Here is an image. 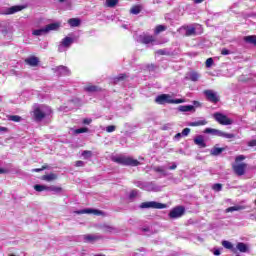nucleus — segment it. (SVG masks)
Returning <instances> with one entry per match:
<instances>
[{"instance_id": "obj_1", "label": "nucleus", "mask_w": 256, "mask_h": 256, "mask_svg": "<svg viewBox=\"0 0 256 256\" xmlns=\"http://www.w3.org/2000/svg\"><path fill=\"white\" fill-rule=\"evenodd\" d=\"M112 161L114 163H118V165H124L128 167H137L141 165L137 159H133V157L125 155L113 156Z\"/></svg>"}, {"instance_id": "obj_2", "label": "nucleus", "mask_w": 256, "mask_h": 256, "mask_svg": "<svg viewBox=\"0 0 256 256\" xmlns=\"http://www.w3.org/2000/svg\"><path fill=\"white\" fill-rule=\"evenodd\" d=\"M155 101L158 105H165V103L179 105L181 103H185V99H173L169 94H161L156 97Z\"/></svg>"}, {"instance_id": "obj_3", "label": "nucleus", "mask_w": 256, "mask_h": 256, "mask_svg": "<svg viewBox=\"0 0 256 256\" xmlns=\"http://www.w3.org/2000/svg\"><path fill=\"white\" fill-rule=\"evenodd\" d=\"M52 111L49 106H38L34 109V117L36 121H43L45 117H49L51 115Z\"/></svg>"}, {"instance_id": "obj_4", "label": "nucleus", "mask_w": 256, "mask_h": 256, "mask_svg": "<svg viewBox=\"0 0 256 256\" xmlns=\"http://www.w3.org/2000/svg\"><path fill=\"white\" fill-rule=\"evenodd\" d=\"M204 133L207 135H213L214 137H222L223 139H235V134L227 133L215 128H206Z\"/></svg>"}, {"instance_id": "obj_5", "label": "nucleus", "mask_w": 256, "mask_h": 256, "mask_svg": "<svg viewBox=\"0 0 256 256\" xmlns=\"http://www.w3.org/2000/svg\"><path fill=\"white\" fill-rule=\"evenodd\" d=\"M59 27H61L59 23L48 24L44 28L34 30L32 32V35H35L36 37H41V35H47V33H50V31H57Z\"/></svg>"}, {"instance_id": "obj_6", "label": "nucleus", "mask_w": 256, "mask_h": 256, "mask_svg": "<svg viewBox=\"0 0 256 256\" xmlns=\"http://www.w3.org/2000/svg\"><path fill=\"white\" fill-rule=\"evenodd\" d=\"M213 117L220 125H233L234 123L233 119L227 117V115L223 113L216 112L213 114Z\"/></svg>"}, {"instance_id": "obj_7", "label": "nucleus", "mask_w": 256, "mask_h": 256, "mask_svg": "<svg viewBox=\"0 0 256 256\" xmlns=\"http://www.w3.org/2000/svg\"><path fill=\"white\" fill-rule=\"evenodd\" d=\"M73 41H74L73 38L68 36L63 38L60 44L58 45V52L65 53V51L71 48V45H73Z\"/></svg>"}, {"instance_id": "obj_8", "label": "nucleus", "mask_w": 256, "mask_h": 256, "mask_svg": "<svg viewBox=\"0 0 256 256\" xmlns=\"http://www.w3.org/2000/svg\"><path fill=\"white\" fill-rule=\"evenodd\" d=\"M167 207V204L150 201V202H144L140 205L141 209H165Z\"/></svg>"}, {"instance_id": "obj_9", "label": "nucleus", "mask_w": 256, "mask_h": 256, "mask_svg": "<svg viewBox=\"0 0 256 256\" xmlns=\"http://www.w3.org/2000/svg\"><path fill=\"white\" fill-rule=\"evenodd\" d=\"M232 169L238 177H243L245 175V169H247V164L246 163H240V164H234L232 166Z\"/></svg>"}, {"instance_id": "obj_10", "label": "nucleus", "mask_w": 256, "mask_h": 256, "mask_svg": "<svg viewBox=\"0 0 256 256\" xmlns=\"http://www.w3.org/2000/svg\"><path fill=\"white\" fill-rule=\"evenodd\" d=\"M184 213L185 208L183 206H178L169 213V217L171 219H179V217H183Z\"/></svg>"}, {"instance_id": "obj_11", "label": "nucleus", "mask_w": 256, "mask_h": 256, "mask_svg": "<svg viewBox=\"0 0 256 256\" xmlns=\"http://www.w3.org/2000/svg\"><path fill=\"white\" fill-rule=\"evenodd\" d=\"M204 95L207 98L210 103H218L219 101V96L217 95V92L213 90H205Z\"/></svg>"}, {"instance_id": "obj_12", "label": "nucleus", "mask_w": 256, "mask_h": 256, "mask_svg": "<svg viewBox=\"0 0 256 256\" xmlns=\"http://www.w3.org/2000/svg\"><path fill=\"white\" fill-rule=\"evenodd\" d=\"M52 71L54 73H56V75H70L71 71H69V68H67L66 66H57L55 68L52 69Z\"/></svg>"}, {"instance_id": "obj_13", "label": "nucleus", "mask_w": 256, "mask_h": 256, "mask_svg": "<svg viewBox=\"0 0 256 256\" xmlns=\"http://www.w3.org/2000/svg\"><path fill=\"white\" fill-rule=\"evenodd\" d=\"M138 41L144 45H149V43H155V37L143 34L138 37Z\"/></svg>"}, {"instance_id": "obj_14", "label": "nucleus", "mask_w": 256, "mask_h": 256, "mask_svg": "<svg viewBox=\"0 0 256 256\" xmlns=\"http://www.w3.org/2000/svg\"><path fill=\"white\" fill-rule=\"evenodd\" d=\"M194 144L200 147V149H205L207 143H205V137L203 135H198L194 138Z\"/></svg>"}, {"instance_id": "obj_15", "label": "nucleus", "mask_w": 256, "mask_h": 256, "mask_svg": "<svg viewBox=\"0 0 256 256\" xmlns=\"http://www.w3.org/2000/svg\"><path fill=\"white\" fill-rule=\"evenodd\" d=\"M155 173H159L160 177H168L169 172L167 171V166H156L153 168Z\"/></svg>"}, {"instance_id": "obj_16", "label": "nucleus", "mask_w": 256, "mask_h": 256, "mask_svg": "<svg viewBox=\"0 0 256 256\" xmlns=\"http://www.w3.org/2000/svg\"><path fill=\"white\" fill-rule=\"evenodd\" d=\"M199 77H201V75L196 71H191L186 74V79L188 81H193L194 83L199 81Z\"/></svg>"}, {"instance_id": "obj_17", "label": "nucleus", "mask_w": 256, "mask_h": 256, "mask_svg": "<svg viewBox=\"0 0 256 256\" xmlns=\"http://www.w3.org/2000/svg\"><path fill=\"white\" fill-rule=\"evenodd\" d=\"M197 29H201V25L197 24L195 27L188 26L186 28V36L191 37V35H197Z\"/></svg>"}, {"instance_id": "obj_18", "label": "nucleus", "mask_w": 256, "mask_h": 256, "mask_svg": "<svg viewBox=\"0 0 256 256\" xmlns=\"http://www.w3.org/2000/svg\"><path fill=\"white\" fill-rule=\"evenodd\" d=\"M236 253L237 251H239L240 253H249V245L243 243V242H239L236 247Z\"/></svg>"}, {"instance_id": "obj_19", "label": "nucleus", "mask_w": 256, "mask_h": 256, "mask_svg": "<svg viewBox=\"0 0 256 256\" xmlns=\"http://www.w3.org/2000/svg\"><path fill=\"white\" fill-rule=\"evenodd\" d=\"M25 63L27 65H30V67H37V65H39V58L35 56H30L25 59Z\"/></svg>"}, {"instance_id": "obj_20", "label": "nucleus", "mask_w": 256, "mask_h": 256, "mask_svg": "<svg viewBox=\"0 0 256 256\" xmlns=\"http://www.w3.org/2000/svg\"><path fill=\"white\" fill-rule=\"evenodd\" d=\"M101 239V236L87 234L84 235V241L85 243H95V241H99Z\"/></svg>"}, {"instance_id": "obj_21", "label": "nucleus", "mask_w": 256, "mask_h": 256, "mask_svg": "<svg viewBox=\"0 0 256 256\" xmlns=\"http://www.w3.org/2000/svg\"><path fill=\"white\" fill-rule=\"evenodd\" d=\"M178 111H181V113H189L193 112L195 113V106L193 105H183L178 107Z\"/></svg>"}, {"instance_id": "obj_22", "label": "nucleus", "mask_w": 256, "mask_h": 256, "mask_svg": "<svg viewBox=\"0 0 256 256\" xmlns=\"http://www.w3.org/2000/svg\"><path fill=\"white\" fill-rule=\"evenodd\" d=\"M188 125L189 127H202L207 125V120H205V118H201L200 120L190 122Z\"/></svg>"}, {"instance_id": "obj_23", "label": "nucleus", "mask_w": 256, "mask_h": 256, "mask_svg": "<svg viewBox=\"0 0 256 256\" xmlns=\"http://www.w3.org/2000/svg\"><path fill=\"white\" fill-rule=\"evenodd\" d=\"M23 9H25V6L23 5H16V6H12L8 9V15H13L15 13H19V11H23Z\"/></svg>"}, {"instance_id": "obj_24", "label": "nucleus", "mask_w": 256, "mask_h": 256, "mask_svg": "<svg viewBox=\"0 0 256 256\" xmlns=\"http://www.w3.org/2000/svg\"><path fill=\"white\" fill-rule=\"evenodd\" d=\"M78 215H83L85 213L87 214H91L93 213V215H101L103 212L99 211V210H95V209H83L77 212Z\"/></svg>"}, {"instance_id": "obj_25", "label": "nucleus", "mask_w": 256, "mask_h": 256, "mask_svg": "<svg viewBox=\"0 0 256 256\" xmlns=\"http://www.w3.org/2000/svg\"><path fill=\"white\" fill-rule=\"evenodd\" d=\"M222 246L225 249H229L230 251H232V253H237V248H235V246H233V243H231L227 240L222 241Z\"/></svg>"}, {"instance_id": "obj_26", "label": "nucleus", "mask_w": 256, "mask_h": 256, "mask_svg": "<svg viewBox=\"0 0 256 256\" xmlns=\"http://www.w3.org/2000/svg\"><path fill=\"white\" fill-rule=\"evenodd\" d=\"M84 91H86L87 93H97L98 91H101V88L96 85H87L84 87Z\"/></svg>"}, {"instance_id": "obj_27", "label": "nucleus", "mask_w": 256, "mask_h": 256, "mask_svg": "<svg viewBox=\"0 0 256 256\" xmlns=\"http://www.w3.org/2000/svg\"><path fill=\"white\" fill-rule=\"evenodd\" d=\"M105 233H115L117 231V228L108 225V224H104L100 227Z\"/></svg>"}, {"instance_id": "obj_28", "label": "nucleus", "mask_w": 256, "mask_h": 256, "mask_svg": "<svg viewBox=\"0 0 256 256\" xmlns=\"http://www.w3.org/2000/svg\"><path fill=\"white\" fill-rule=\"evenodd\" d=\"M144 191H159V189H157V186L155 185V183L146 182Z\"/></svg>"}, {"instance_id": "obj_29", "label": "nucleus", "mask_w": 256, "mask_h": 256, "mask_svg": "<svg viewBox=\"0 0 256 256\" xmlns=\"http://www.w3.org/2000/svg\"><path fill=\"white\" fill-rule=\"evenodd\" d=\"M224 151H225V148L214 147L210 150V155L217 157L221 155V153H223Z\"/></svg>"}, {"instance_id": "obj_30", "label": "nucleus", "mask_w": 256, "mask_h": 256, "mask_svg": "<svg viewBox=\"0 0 256 256\" xmlns=\"http://www.w3.org/2000/svg\"><path fill=\"white\" fill-rule=\"evenodd\" d=\"M245 43H249V45H254L256 47V35L245 36Z\"/></svg>"}, {"instance_id": "obj_31", "label": "nucleus", "mask_w": 256, "mask_h": 256, "mask_svg": "<svg viewBox=\"0 0 256 256\" xmlns=\"http://www.w3.org/2000/svg\"><path fill=\"white\" fill-rule=\"evenodd\" d=\"M70 27H79L81 25V20L79 18H72L68 20Z\"/></svg>"}, {"instance_id": "obj_32", "label": "nucleus", "mask_w": 256, "mask_h": 256, "mask_svg": "<svg viewBox=\"0 0 256 256\" xmlns=\"http://www.w3.org/2000/svg\"><path fill=\"white\" fill-rule=\"evenodd\" d=\"M141 11H143V7H141V5L133 6V7L130 9V13H131L132 15H139V13H141Z\"/></svg>"}, {"instance_id": "obj_33", "label": "nucleus", "mask_w": 256, "mask_h": 256, "mask_svg": "<svg viewBox=\"0 0 256 256\" xmlns=\"http://www.w3.org/2000/svg\"><path fill=\"white\" fill-rule=\"evenodd\" d=\"M8 121H13L14 123H21L23 121V118L19 115H10L8 116Z\"/></svg>"}, {"instance_id": "obj_34", "label": "nucleus", "mask_w": 256, "mask_h": 256, "mask_svg": "<svg viewBox=\"0 0 256 256\" xmlns=\"http://www.w3.org/2000/svg\"><path fill=\"white\" fill-rule=\"evenodd\" d=\"M241 210H243V206L236 205V206L227 208L226 213H233V211H241Z\"/></svg>"}, {"instance_id": "obj_35", "label": "nucleus", "mask_w": 256, "mask_h": 256, "mask_svg": "<svg viewBox=\"0 0 256 256\" xmlns=\"http://www.w3.org/2000/svg\"><path fill=\"white\" fill-rule=\"evenodd\" d=\"M163 31H167V26L165 25H158L155 28V34L159 35V33H163Z\"/></svg>"}, {"instance_id": "obj_36", "label": "nucleus", "mask_w": 256, "mask_h": 256, "mask_svg": "<svg viewBox=\"0 0 256 256\" xmlns=\"http://www.w3.org/2000/svg\"><path fill=\"white\" fill-rule=\"evenodd\" d=\"M83 159H91L93 157V152L89 151V150H84L81 153Z\"/></svg>"}, {"instance_id": "obj_37", "label": "nucleus", "mask_w": 256, "mask_h": 256, "mask_svg": "<svg viewBox=\"0 0 256 256\" xmlns=\"http://www.w3.org/2000/svg\"><path fill=\"white\" fill-rule=\"evenodd\" d=\"M43 181H54V179H57V176L55 174H48L42 176Z\"/></svg>"}, {"instance_id": "obj_38", "label": "nucleus", "mask_w": 256, "mask_h": 256, "mask_svg": "<svg viewBox=\"0 0 256 256\" xmlns=\"http://www.w3.org/2000/svg\"><path fill=\"white\" fill-rule=\"evenodd\" d=\"M34 189H35V191H38V193H41V191H48V187L47 186L39 185V184H36L34 186Z\"/></svg>"}, {"instance_id": "obj_39", "label": "nucleus", "mask_w": 256, "mask_h": 256, "mask_svg": "<svg viewBox=\"0 0 256 256\" xmlns=\"http://www.w3.org/2000/svg\"><path fill=\"white\" fill-rule=\"evenodd\" d=\"M117 3H119V0H106V7H110L113 8L117 5Z\"/></svg>"}, {"instance_id": "obj_40", "label": "nucleus", "mask_w": 256, "mask_h": 256, "mask_svg": "<svg viewBox=\"0 0 256 256\" xmlns=\"http://www.w3.org/2000/svg\"><path fill=\"white\" fill-rule=\"evenodd\" d=\"M147 182H143V181H134V185H136L139 189H142L143 191H145V185Z\"/></svg>"}, {"instance_id": "obj_41", "label": "nucleus", "mask_w": 256, "mask_h": 256, "mask_svg": "<svg viewBox=\"0 0 256 256\" xmlns=\"http://www.w3.org/2000/svg\"><path fill=\"white\" fill-rule=\"evenodd\" d=\"M127 78V75L120 74L114 78V83H119V81H124Z\"/></svg>"}, {"instance_id": "obj_42", "label": "nucleus", "mask_w": 256, "mask_h": 256, "mask_svg": "<svg viewBox=\"0 0 256 256\" xmlns=\"http://www.w3.org/2000/svg\"><path fill=\"white\" fill-rule=\"evenodd\" d=\"M137 195H139V190H132L129 194V200L133 201Z\"/></svg>"}, {"instance_id": "obj_43", "label": "nucleus", "mask_w": 256, "mask_h": 256, "mask_svg": "<svg viewBox=\"0 0 256 256\" xmlns=\"http://www.w3.org/2000/svg\"><path fill=\"white\" fill-rule=\"evenodd\" d=\"M48 191H53L54 193H61L62 188L57 186H50L48 187Z\"/></svg>"}, {"instance_id": "obj_44", "label": "nucleus", "mask_w": 256, "mask_h": 256, "mask_svg": "<svg viewBox=\"0 0 256 256\" xmlns=\"http://www.w3.org/2000/svg\"><path fill=\"white\" fill-rule=\"evenodd\" d=\"M212 189H213V191H216V192L222 191L223 185H221V184H219V183L214 184V185L212 186Z\"/></svg>"}, {"instance_id": "obj_45", "label": "nucleus", "mask_w": 256, "mask_h": 256, "mask_svg": "<svg viewBox=\"0 0 256 256\" xmlns=\"http://www.w3.org/2000/svg\"><path fill=\"white\" fill-rule=\"evenodd\" d=\"M87 131H89L88 128H78V129H76V130L74 131V133H75L76 135H79V134H81V133H87Z\"/></svg>"}, {"instance_id": "obj_46", "label": "nucleus", "mask_w": 256, "mask_h": 256, "mask_svg": "<svg viewBox=\"0 0 256 256\" xmlns=\"http://www.w3.org/2000/svg\"><path fill=\"white\" fill-rule=\"evenodd\" d=\"M115 129H117V127L115 125H110V126L106 127V132L113 133V131H115Z\"/></svg>"}, {"instance_id": "obj_47", "label": "nucleus", "mask_w": 256, "mask_h": 256, "mask_svg": "<svg viewBox=\"0 0 256 256\" xmlns=\"http://www.w3.org/2000/svg\"><path fill=\"white\" fill-rule=\"evenodd\" d=\"M236 163H241V161H245V156L244 155H238L235 158Z\"/></svg>"}, {"instance_id": "obj_48", "label": "nucleus", "mask_w": 256, "mask_h": 256, "mask_svg": "<svg viewBox=\"0 0 256 256\" xmlns=\"http://www.w3.org/2000/svg\"><path fill=\"white\" fill-rule=\"evenodd\" d=\"M191 133V129L190 128H185L182 130V136L183 137H187V135H189Z\"/></svg>"}, {"instance_id": "obj_49", "label": "nucleus", "mask_w": 256, "mask_h": 256, "mask_svg": "<svg viewBox=\"0 0 256 256\" xmlns=\"http://www.w3.org/2000/svg\"><path fill=\"white\" fill-rule=\"evenodd\" d=\"M45 169H47V167L43 166L42 168H35L32 169V173H41V171H45Z\"/></svg>"}, {"instance_id": "obj_50", "label": "nucleus", "mask_w": 256, "mask_h": 256, "mask_svg": "<svg viewBox=\"0 0 256 256\" xmlns=\"http://www.w3.org/2000/svg\"><path fill=\"white\" fill-rule=\"evenodd\" d=\"M213 66V58H208L206 60V67L209 68V67H212Z\"/></svg>"}, {"instance_id": "obj_51", "label": "nucleus", "mask_w": 256, "mask_h": 256, "mask_svg": "<svg viewBox=\"0 0 256 256\" xmlns=\"http://www.w3.org/2000/svg\"><path fill=\"white\" fill-rule=\"evenodd\" d=\"M75 167H85V162L78 160L75 162Z\"/></svg>"}, {"instance_id": "obj_52", "label": "nucleus", "mask_w": 256, "mask_h": 256, "mask_svg": "<svg viewBox=\"0 0 256 256\" xmlns=\"http://www.w3.org/2000/svg\"><path fill=\"white\" fill-rule=\"evenodd\" d=\"M221 55H231V52H230L229 49L223 48V49L221 50Z\"/></svg>"}, {"instance_id": "obj_53", "label": "nucleus", "mask_w": 256, "mask_h": 256, "mask_svg": "<svg viewBox=\"0 0 256 256\" xmlns=\"http://www.w3.org/2000/svg\"><path fill=\"white\" fill-rule=\"evenodd\" d=\"M93 120L91 119V118H85L84 120H83V123H84V125H91V122H92Z\"/></svg>"}, {"instance_id": "obj_54", "label": "nucleus", "mask_w": 256, "mask_h": 256, "mask_svg": "<svg viewBox=\"0 0 256 256\" xmlns=\"http://www.w3.org/2000/svg\"><path fill=\"white\" fill-rule=\"evenodd\" d=\"M181 137H183V134L182 133H177L175 136H174V141H179L181 139Z\"/></svg>"}, {"instance_id": "obj_55", "label": "nucleus", "mask_w": 256, "mask_h": 256, "mask_svg": "<svg viewBox=\"0 0 256 256\" xmlns=\"http://www.w3.org/2000/svg\"><path fill=\"white\" fill-rule=\"evenodd\" d=\"M171 127H173V124H166L162 127L163 131H167L169 129H171Z\"/></svg>"}, {"instance_id": "obj_56", "label": "nucleus", "mask_w": 256, "mask_h": 256, "mask_svg": "<svg viewBox=\"0 0 256 256\" xmlns=\"http://www.w3.org/2000/svg\"><path fill=\"white\" fill-rule=\"evenodd\" d=\"M213 255H216V256L221 255V249H219V248H214Z\"/></svg>"}, {"instance_id": "obj_57", "label": "nucleus", "mask_w": 256, "mask_h": 256, "mask_svg": "<svg viewBox=\"0 0 256 256\" xmlns=\"http://www.w3.org/2000/svg\"><path fill=\"white\" fill-rule=\"evenodd\" d=\"M168 169H170L171 171H175V169H177V163L172 162V165L168 167Z\"/></svg>"}, {"instance_id": "obj_58", "label": "nucleus", "mask_w": 256, "mask_h": 256, "mask_svg": "<svg viewBox=\"0 0 256 256\" xmlns=\"http://www.w3.org/2000/svg\"><path fill=\"white\" fill-rule=\"evenodd\" d=\"M156 53H157V55H166L167 51L160 49V50H157Z\"/></svg>"}, {"instance_id": "obj_59", "label": "nucleus", "mask_w": 256, "mask_h": 256, "mask_svg": "<svg viewBox=\"0 0 256 256\" xmlns=\"http://www.w3.org/2000/svg\"><path fill=\"white\" fill-rule=\"evenodd\" d=\"M7 173H9V170L0 168V175H5Z\"/></svg>"}, {"instance_id": "obj_60", "label": "nucleus", "mask_w": 256, "mask_h": 256, "mask_svg": "<svg viewBox=\"0 0 256 256\" xmlns=\"http://www.w3.org/2000/svg\"><path fill=\"white\" fill-rule=\"evenodd\" d=\"M249 147H256V140H251L249 143H248Z\"/></svg>"}, {"instance_id": "obj_61", "label": "nucleus", "mask_w": 256, "mask_h": 256, "mask_svg": "<svg viewBox=\"0 0 256 256\" xmlns=\"http://www.w3.org/2000/svg\"><path fill=\"white\" fill-rule=\"evenodd\" d=\"M3 131H4V132L7 131V128H6V127H3V126H0V133L3 132Z\"/></svg>"}, {"instance_id": "obj_62", "label": "nucleus", "mask_w": 256, "mask_h": 256, "mask_svg": "<svg viewBox=\"0 0 256 256\" xmlns=\"http://www.w3.org/2000/svg\"><path fill=\"white\" fill-rule=\"evenodd\" d=\"M194 3L196 4L203 3V0H194Z\"/></svg>"}, {"instance_id": "obj_63", "label": "nucleus", "mask_w": 256, "mask_h": 256, "mask_svg": "<svg viewBox=\"0 0 256 256\" xmlns=\"http://www.w3.org/2000/svg\"><path fill=\"white\" fill-rule=\"evenodd\" d=\"M122 28H123V29H129V27L127 26V24H123V25H122Z\"/></svg>"}, {"instance_id": "obj_64", "label": "nucleus", "mask_w": 256, "mask_h": 256, "mask_svg": "<svg viewBox=\"0 0 256 256\" xmlns=\"http://www.w3.org/2000/svg\"><path fill=\"white\" fill-rule=\"evenodd\" d=\"M94 256H105V254H96Z\"/></svg>"}]
</instances>
